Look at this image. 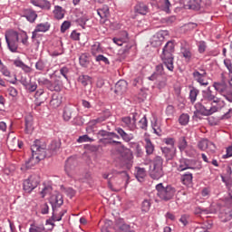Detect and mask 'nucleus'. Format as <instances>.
<instances>
[{"label":"nucleus","instance_id":"nucleus-1","mask_svg":"<svg viewBox=\"0 0 232 232\" xmlns=\"http://www.w3.org/2000/svg\"><path fill=\"white\" fill-rule=\"evenodd\" d=\"M61 148L60 140H53L48 150H46L45 144H41V140H36L34 141V144L31 146L32 157L25 161L26 169H30L35 164H39L41 160L46 159V157H52V155H55L57 150Z\"/></svg>","mask_w":232,"mask_h":232},{"label":"nucleus","instance_id":"nucleus-2","mask_svg":"<svg viewBox=\"0 0 232 232\" xmlns=\"http://www.w3.org/2000/svg\"><path fill=\"white\" fill-rule=\"evenodd\" d=\"M217 82L214 83L215 90H211V87H208L207 90L202 91V99L200 102L195 104V113H200L206 117L213 115V113L218 111V107L212 105L218 104L220 99L217 97Z\"/></svg>","mask_w":232,"mask_h":232},{"label":"nucleus","instance_id":"nucleus-3","mask_svg":"<svg viewBox=\"0 0 232 232\" xmlns=\"http://www.w3.org/2000/svg\"><path fill=\"white\" fill-rule=\"evenodd\" d=\"M175 53V44L172 41H169L162 49V53L160 54V59L163 64L169 72H173L175 70V66L173 65V53Z\"/></svg>","mask_w":232,"mask_h":232},{"label":"nucleus","instance_id":"nucleus-4","mask_svg":"<svg viewBox=\"0 0 232 232\" xmlns=\"http://www.w3.org/2000/svg\"><path fill=\"white\" fill-rule=\"evenodd\" d=\"M49 202L53 209V216H52L53 220H57V221L63 220V217H64L66 210H62L61 212H59V214H57V209H59V208H61V206L64 204V200L63 199V195L59 192L53 194L49 198Z\"/></svg>","mask_w":232,"mask_h":232},{"label":"nucleus","instance_id":"nucleus-5","mask_svg":"<svg viewBox=\"0 0 232 232\" xmlns=\"http://www.w3.org/2000/svg\"><path fill=\"white\" fill-rule=\"evenodd\" d=\"M157 195L161 200L168 202V200H171L173 197H175L176 189L175 188L171 187V185H168L164 187V184L160 183L156 185Z\"/></svg>","mask_w":232,"mask_h":232},{"label":"nucleus","instance_id":"nucleus-6","mask_svg":"<svg viewBox=\"0 0 232 232\" xmlns=\"http://www.w3.org/2000/svg\"><path fill=\"white\" fill-rule=\"evenodd\" d=\"M5 42L10 52L17 53V48H19V33L12 31L9 34H5Z\"/></svg>","mask_w":232,"mask_h":232},{"label":"nucleus","instance_id":"nucleus-7","mask_svg":"<svg viewBox=\"0 0 232 232\" xmlns=\"http://www.w3.org/2000/svg\"><path fill=\"white\" fill-rule=\"evenodd\" d=\"M121 148L123 149L121 158V168L131 169V167L133 166V152L131 150L124 148V145H122Z\"/></svg>","mask_w":232,"mask_h":232},{"label":"nucleus","instance_id":"nucleus-8","mask_svg":"<svg viewBox=\"0 0 232 232\" xmlns=\"http://www.w3.org/2000/svg\"><path fill=\"white\" fill-rule=\"evenodd\" d=\"M40 182L41 177L37 174H33L24 181V190L25 193H32L39 186Z\"/></svg>","mask_w":232,"mask_h":232},{"label":"nucleus","instance_id":"nucleus-9","mask_svg":"<svg viewBox=\"0 0 232 232\" xmlns=\"http://www.w3.org/2000/svg\"><path fill=\"white\" fill-rule=\"evenodd\" d=\"M65 173L71 179H73L77 173V160L69 158L65 162Z\"/></svg>","mask_w":232,"mask_h":232},{"label":"nucleus","instance_id":"nucleus-10","mask_svg":"<svg viewBox=\"0 0 232 232\" xmlns=\"http://www.w3.org/2000/svg\"><path fill=\"white\" fill-rule=\"evenodd\" d=\"M192 77L197 82H199L201 86H208L209 84V82L204 81V78L208 77V72L204 69L194 70Z\"/></svg>","mask_w":232,"mask_h":232},{"label":"nucleus","instance_id":"nucleus-11","mask_svg":"<svg viewBox=\"0 0 232 232\" xmlns=\"http://www.w3.org/2000/svg\"><path fill=\"white\" fill-rule=\"evenodd\" d=\"M79 113V111H77V108H75V106L73 105H66L63 109V120L68 121L71 119H72V117L77 116Z\"/></svg>","mask_w":232,"mask_h":232},{"label":"nucleus","instance_id":"nucleus-12","mask_svg":"<svg viewBox=\"0 0 232 232\" xmlns=\"http://www.w3.org/2000/svg\"><path fill=\"white\" fill-rule=\"evenodd\" d=\"M122 186V179H119V178L110 177L108 180V188L111 191H115L116 193L121 190Z\"/></svg>","mask_w":232,"mask_h":232},{"label":"nucleus","instance_id":"nucleus-13","mask_svg":"<svg viewBox=\"0 0 232 232\" xmlns=\"http://www.w3.org/2000/svg\"><path fill=\"white\" fill-rule=\"evenodd\" d=\"M180 50L184 59L187 61V63H189V61H191V57H193V53H191V46L189 44H188V42L183 43Z\"/></svg>","mask_w":232,"mask_h":232},{"label":"nucleus","instance_id":"nucleus-14","mask_svg":"<svg viewBox=\"0 0 232 232\" xmlns=\"http://www.w3.org/2000/svg\"><path fill=\"white\" fill-rule=\"evenodd\" d=\"M127 90H128V82L124 80H120L115 84L114 93H116V95H123V93H126Z\"/></svg>","mask_w":232,"mask_h":232},{"label":"nucleus","instance_id":"nucleus-15","mask_svg":"<svg viewBox=\"0 0 232 232\" xmlns=\"http://www.w3.org/2000/svg\"><path fill=\"white\" fill-rule=\"evenodd\" d=\"M187 169H190L191 171H194L195 167L191 166V163L189 162V160L181 159L179 160V163L178 164L177 170L178 171H187Z\"/></svg>","mask_w":232,"mask_h":232},{"label":"nucleus","instance_id":"nucleus-16","mask_svg":"<svg viewBox=\"0 0 232 232\" xmlns=\"http://www.w3.org/2000/svg\"><path fill=\"white\" fill-rule=\"evenodd\" d=\"M161 151L167 160H173L177 156V148L161 147Z\"/></svg>","mask_w":232,"mask_h":232},{"label":"nucleus","instance_id":"nucleus-17","mask_svg":"<svg viewBox=\"0 0 232 232\" xmlns=\"http://www.w3.org/2000/svg\"><path fill=\"white\" fill-rule=\"evenodd\" d=\"M134 11L136 14H140V15H146L150 12V7L142 2H139L135 6H134Z\"/></svg>","mask_w":232,"mask_h":232},{"label":"nucleus","instance_id":"nucleus-18","mask_svg":"<svg viewBox=\"0 0 232 232\" xmlns=\"http://www.w3.org/2000/svg\"><path fill=\"white\" fill-rule=\"evenodd\" d=\"M12 133H9L8 136H7V140H6V144L9 148V150H11V151H15L17 150V140L19 139L15 138V137H13Z\"/></svg>","mask_w":232,"mask_h":232},{"label":"nucleus","instance_id":"nucleus-19","mask_svg":"<svg viewBox=\"0 0 232 232\" xmlns=\"http://www.w3.org/2000/svg\"><path fill=\"white\" fill-rule=\"evenodd\" d=\"M115 131L120 135L121 139L124 140V142H130V140H133V134L125 132L122 128L117 127L115 129Z\"/></svg>","mask_w":232,"mask_h":232},{"label":"nucleus","instance_id":"nucleus-20","mask_svg":"<svg viewBox=\"0 0 232 232\" xmlns=\"http://www.w3.org/2000/svg\"><path fill=\"white\" fill-rule=\"evenodd\" d=\"M180 180L184 186H191L193 184V172L188 171L181 175Z\"/></svg>","mask_w":232,"mask_h":232},{"label":"nucleus","instance_id":"nucleus-21","mask_svg":"<svg viewBox=\"0 0 232 232\" xmlns=\"http://www.w3.org/2000/svg\"><path fill=\"white\" fill-rule=\"evenodd\" d=\"M24 17H25L29 23H35V19H37V13L30 8L24 9Z\"/></svg>","mask_w":232,"mask_h":232},{"label":"nucleus","instance_id":"nucleus-22","mask_svg":"<svg viewBox=\"0 0 232 232\" xmlns=\"http://www.w3.org/2000/svg\"><path fill=\"white\" fill-rule=\"evenodd\" d=\"M162 73H164V65L159 64L156 66V72L149 77V81H157V79H160Z\"/></svg>","mask_w":232,"mask_h":232},{"label":"nucleus","instance_id":"nucleus-23","mask_svg":"<svg viewBox=\"0 0 232 232\" xmlns=\"http://www.w3.org/2000/svg\"><path fill=\"white\" fill-rule=\"evenodd\" d=\"M111 113L110 111H105L103 115L100 116L95 120H92L89 121L90 126H96V124H101V122H104L107 119H110Z\"/></svg>","mask_w":232,"mask_h":232},{"label":"nucleus","instance_id":"nucleus-24","mask_svg":"<svg viewBox=\"0 0 232 232\" xmlns=\"http://www.w3.org/2000/svg\"><path fill=\"white\" fill-rule=\"evenodd\" d=\"M25 133L30 135L34 131V117L32 115H27L25 117Z\"/></svg>","mask_w":232,"mask_h":232},{"label":"nucleus","instance_id":"nucleus-25","mask_svg":"<svg viewBox=\"0 0 232 232\" xmlns=\"http://www.w3.org/2000/svg\"><path fill=\"white\" fill-rule=\"evenodd\" d=\"M209 146H213V150H215V145L213 142L208 141V139H203L198 143V148L201 151H206L209 148Z\"/></svg>","mask_w":232,"mask_h":232},{"label":"nucleus","instance_id":"nucleus-26","mask_svg":"<svg viewBox=\"0 0 232 232\" xmlns=\"http://www.w3.org/2000/svg\"><path fill=\"white\" fill-rule=\"evenodd\" d=\"M47 90H50V92H59L63 90V84L59 80H55L53 82H50L49 86L47 87Z\"/></svg>","mask_w":232,"mask_h":232},{"label":"nucleus","instance_id":"nucleus-27","mask_svg":"<svg viewBox=\"0 0 232 232\" xmlns=\"http://www.w3.org/2000/svg\"><path fill=\"white\" fill-rule=\"evenodd\" d=\"M163 176L164 170H162V168L153 167V169L150 171L151 179L159 180V179H161Z\"/></svg>","mask_w":232,"mask_h":232},{"label":"nucleus","instance_id":"nucleus-28","mask_svg":"<svg viewBox=\"0 0 232 232\" xmlns=\"http://www.w3.org/2000/svg\"><path fill=\"white\" fill-rule=\"evenodd\" d=\"M202 0H189L186 5L188 10H200V4Z\"/></svg>","mask_w":232,"mask_h":232},{"label":"nucleus","instance_id":"nucleus-29","mask_svg":"<svg viewBox=\"0 0 232 232\" xmlns=\"http://www.w3.org/2000/svg\"><path fill=\"white\" fill-rule=\"evenodd\" d=\"M61 99L62 98L59 96V93L53 94L52 100L50 101L51 106H53V108H59L63 102Z\"/></svg>","mask_w":232,"mask_h":232},{"label":"nucleus","instance_id":"nucleus-30","mask_svg":"<svg viewBox=\"0 0 232 232\" xmlns=\"http://www.w3.org/2000/svg\"><path fill=\"white\" fill-rule=\"evenodd\" d=\"M80 64L83 68H88V65L90 64V54L89 53H82L79 57Z\"/></svg>","mask_w":232,"mask_h":232},{"label":"nucleus","instance_id":"nucleus-31","mask_svg":"<svg viewBox=\"0 0 232 232\" xmlns=\"http://www.w3.org/2000/svg\"><path fill=\"white\" fill-rule=\"evenodd\" d=\"M99 137H111V139H121V136L115 132L102 130L98 132Z\"/></svg>","mask_w":232,"mask_h":232},{"label":"nucleus","instance_id":"nucleus-32","mask_svg":"<svg viewBox=\"0 0 232 232\" xmlns=\"http://www.w3.org/2000/svg\"><path fill=\"white\" fill-rule=\"evenodd\" d=\"M92 78L86 74H82L78 77V82H81L83 86H88L92 84Z\"/></svg>","mask_w":232,"mask_h":232},{"label":"nucleus","instance_id":"nucleus-33","mask_svg":"<svg viewBox=\"0 0 232 232\" xmlns=\"http://www.w3.org/2000/svg\"><path fill=\"white\" fill-rule=\"evenodd\" d=\"M145 150L147 155H152L153 151H155V146H153V143H151V140L149 138L145 139Z\"/></svg>","mask_w":232,"mask_h":232},{"label":"nucleus","instance_id":"nucleus-34","mask_svg":"<svg viewBox=\"0 0 232 232\" xmlns=\"http://www.w3.org/2000/svg\"><path fill=\"white\" fill-rule=\"evenodd\" d=\"M97 14L101 17V19L110 17V8H108V6H103L97 10Z\"/></svg>","mask_w":232,"mask_h":232},{"label":"nucleus","instance_id":"nucleus-35","mask_svg":"<svg viewBox=\"0 0 232 232\" xmlns=\"http://www.w3.org/2000/svg\"><path fill=\"white\" fill-rule=\"evenodd\" d=\"M53 14L55 19H63L64 17V10L59 5L54 6Z\"/></svg>","mask_w":232,"mask_h":232},{"label":"nucleus","instance_id":"nucleus-36","mask_svg":"<svg viewBox=\"0 0 232 232\" xmlns=\"http://www.w3.org/2000/svg\"><path fill=\"white\" fill-rule=\"evenodd\" d=\"M178 148L179 150V151H186V149L188 148V141L186 140V137H181L179 140L178 142Z\"/></svg>","mask_w":232,"mask_h":232},{"label":"nucleus","instance_id":"nucleus-37","mask_svg":"<svg viewBox=\"0 0 232 232\" xmlns=\"http://www.w3.org/2000/svg\"><path fill=\"white\" fill-rule=\"evenodd\" d=\"M198 93H200V91H198L197 88H192L189 92V100L192 104L196 102L197 97H198Z\"/></svg>","mask_w":232,"mask_h":232},{"label":"nucleus","instance_id":"nucleus-38","mask_svg":"<svg viewBox=\"0 0 232 232\" xmlns=\"http://www.w3.org/2000/svg\"><path fill=\"white\" fill-rule=\"evenodd\" d=\"M121 34L125 38H113V43H115V44H118V46H122L123 43H126V41H128V32L123 31Z\"/></svg>","mask_w":232,"mask_h":232},{"label":"nucleus","instance_id":"nucleus-39","mask_svg":"<svg viewBox=\"0 0 232 232\" xmlns=\"http://www.w3.org/2000/svg\"><path fill=\"white\" fill-rule=\"evenodd\" d=\"M35 68L38 72H44V70H46V62L43 59H39L35 63Z\"/></svg>","mask_w":232,"mask_h":232},{"label":"nucleus","instance_id":"nucleus-40","mask_svg":"<svg viewBox=\"0 0 232 232\" xmlns=\"http://www.w3.org/2000/svg\"><path fill=\"white\" fill-rule=\"evenodd\" d=\"M36 32H48L50 30V24L48 22L44 24H38L35 27Z\"/></svg>","mask_w":232,"mask_h":232},{"label":"nucleus","instance_id":"nucleus-41","mask_svg":"<svg viewBox=\"0 0 232 232\" xmlns=\"http://www.w3.org/2000/svg\"><path fill=\"white\" fill-rule=\"evenodd\" d=\"M92 54V55H97V53H101L102 52V48H101V43L96 42L91 49Z\"/></svg>","mask_w":232,"mask_h":232},{"label":"nucleus","instance_id":"nucleus-42","mask_svg":"<svg viewBox=\"0 0 232 232\" xmlns=\"http://www.w3.org/2000/svg\"><path fill=\"white\" fill-rule=\"evenodd\" d=\"M144 177H146V169L137 168L136 179H138L140 182H142V180H144Z\"/></svg>","mask_w":232,"mask_h":232},{"label":"nucleus","instance_id":"nucleus-43","mask_svg":"<svg viewBox=\"0 0 232 232\" xmlns=\"http://www.w3.org/2000/svg\"><path fill=\"white\" fill-rule=\"evenodd\" d=\"M150 208H151V202L148 199H144L141 203L142 213H148V211H150Z\"/></svg>","mask_w":232,"mask_h":232},{"label":"nucleus","instance_id":"nucleus-44","mask_svg":"<svg viewBox=\"0 0 232 232\" xmlns=\"http://www.w3.org/2000/svg\"><path fill=\"white\" fill-rule=\"evenodd\" d=\"M25 90H28V92H35V90H37V83L35 82H32V80H30V82L25 86Z\"/></svg>","mask_w":232,"mask_h":232},{"label":"nucleus","instance_id":"nucleus-45","mask_svg":"<svg viewBox=\"0 0 232 232\" xmlns=\"http://www.w3.org/2000/svg\"><path fill=\"white\" fill-rule=\"evenodd\" d=\"M163 163H164V160H162V158L160 156H157L153 161V168H162Z\"/></svg>","mask_w":232,"mask_h":232},{"label":"nucleus","instance_id":"nucleus-46","mask_svg":"<svg viewBox=\"0 0 232 232\" xmlns=\"http://www.w3.org/2000/svg\"><path fill=\"white\" fill-rule=\"evenodd\" d=\"M179 121V124H181L182 126H186V124L189 122V115L181 114Z\"/></svg>","mask_w":232,"mask_h":232},{"label":"nucleus","instance_id":"nucleus-47","mask_svg":"<svg viewBox=\"0 0 232 232\" xmlns=\"http://www.w3.org/2000/svg\"><path fill=\"white\" fill-rule=\"evenodd\" d=\"M40 3L39 8H42V10H50L52 8V4L48 0H42Z\"/></svg>","mask_w":232,"mask_h":232},{"label":"nucleus","instance_id":"nucleus-48","mask_svg":"<svg viewBox=\"0 0 232 232\" xmlns=\"http://www.w3.org/2000/svg\"><path fill=\"white\" fill-rule=\"evenodd\" d=\"M139 126L141 130H148V119L143 116L139 121Z\"/></svg>","mask_w":232,"mask_h":232},{"label":"nucleus","instance_id":"nucleus-49","mask_svg":"<svg viewBox=\"0 0 232 232\" xmlns=\"http://www.w3.org/2000/svg\"><path fill=\"white\" fill-rule=\"evenodd\" d=\"M116 228L120 229V231H130V225L117 222Z\"/></svg>","mask_w":232,"mask_h":232},{"label":"nucleus","instance_id":"nucleus-50","mask_svg":"<svg viewBox=\"0 0 232 232\" xmlns=\"http://www.w3.org/2000/svg\"><path fill=\"white\" fill-rule=\"evenodd\" d=\"M0 72L2 75H4L5 77H11L12 75V73L10 72V70H8V67H6V65H2L0 67Z\"/></svg>","mask_w":232,"mask_h":232},{"label":"nucleus","instance_id":"nucleus-51","mask_svg":"<svg viewBox=\"0 0 232 232\" xmlns=\"http://www.w3.org/2000/svg\"><path fill=\"white\" fill-rule=\"evenodd\" d=\"M96 62L97 63H104V64H110V60L106 58V56L102 54H99L96 56Z\"/></svg>","mask_w":232,"mask_h":232},{"label":"nucleus","instance_id":"nucleus-52","mask_svg":"<svg viewBox=\"0 0 232 232\" xmlns=\"http://www.w3.org/2000/svg\"><path fill=\"white\" fill-rule=\"evenodd\" d=\"M77 142H93V139L88 137V135H82V136H80L77 140Z\"/></svg>","mask_w":232,"mask_h":232},{"label":"nucleus","instance_id":"nucleus-53","mask_svg":"<svg viewBox=\"0 0 232 232\" xmlns=\"http://www.w3.org/2000/svg\"><path fill=\"white\" fill-rule=\"evenodd\" d=\"M72 124H74L75 126H82V124H84V121H82V117L81 116H74V119L72 120Z\"/></svg>","mask_w":232,"mask_h":232},{"label":"nucleus","instance_id":"nucleus-54","mask_svg":"<svg viewBox=\"0 0 232 232\" xmlns=\"http://www.w3.org/2000/svg\"><path fill=\"white\" fill-rule=\"evenodd\" d=\"M224 64H225L226 68H227V70L230 73V79L232 81V63H231V60H229V59L224 60Z\"/></svg>","mask_w":232,"mask_h":232},{"label":"nucleus","instance_id":"nucleus-55","mask_svg":"<svg viewBox=\"0 0 232 232\" xmlns=\"http://www.w3.org/2000/svg\"><path fill=\"white\" fill-rule=\"evenodd\" d=\"M44 227H37L35 225H31V227L29 228V232H44Z\"/></svg>","mask_w":232,"mask_h":232},{"label":"nucleus","instance_id":"nucleus-56","mask_svg":"<svg viewBox=\"0 0 232 232\" xmlns=\"http://www.w3.org/2000/svg\"><path fill=\"white\" fill-rule=\"evenodd\" d=\"M122 122L125 124V126H127L128 128H132L131 126H133V123L131 121V117L127 116L122 118Z\"/></svg>","mask_w":232,"mask_h":232},{"label":"nucleus","instance_id":"nucleus-57","mask_svg":"<svg viewBox=\"0 0 232 232\" xmlns=\"http://www.w3.org/2000/svg\"><path fill=\"white\" fill-rule=\"evenodd\" d=\"M50 82H51V81L46 78H43V79L39 78L38 79V84L40 86H46V88H48V86L50 85Z\"/></svg>","mask_w":232,"mask_h":232},{"label":"nucleus","instance_id":"nucleus-58","mask_svg":"<svg viewBox=\"0 0 232 232\" xmlns=\"http://www.w3.org/2000/svg\"><path fill=\"white\" fill-rule=\"evenodd\" d=\"M163 142H165V144H167L168 146H171L170 148H176L175 147V139H173V138H165L163 140Z\"/></svg>","mask_w":232,"mask_h":232},{"label":"nucleus","instance_id":"nucleus-59","mask_svg":"<svg viewBox=\"0 0 232 232\" xmlns=\"http://www.w3.org/2000/svg\"><path fill=\"white\" fill-rule=\"evenodd\" d=\"M70 26H72V24L68 21H64L61 26V33L64 34V32H66V30H68V28H70Z\"/></svg>","mask_w":232,"mask_h":232},{"label":"nucleus","instance_id":"nucleus-60","mask_svg":"<svg viewBox=\"0 0 232 232\" xmlns=\"http://www.w3.org/2000/svg\"><path fill=\"white\" fill-rule=\"evenodd\" d=\"M50 211V207H48V203H44L41 206V213L42 215H48Z\"/></svg>","mask_w":232,"mask_h":232},{"label":"nucleus","instance_id":"nucleus-61","mask_svg":"<svg viewBox=\"0 0 232 232\" xmlns=\"http://www.w3.org/2000/svg\"><path fill=\"white\" fill-rule=\"evenodd\" d=\"M152 129L154 130V133H156V135L160 136V133H162L160 127H159V125H157V121H155V122L152 123Z\"/></svg>","mask_w":232,"mask_h":232},{"label":"nucleus","instance_id":"nucleus-62","mask_svg":"<svg viewBox=\"0 0 232 232\" xmlns=\"http://www.w3.org/2000/svg\"><path fill=\"white\" fill-rule=\"evenodd\" d=\"M166 113L169 117H172L173 113H175V107L173 105H168Z\"/></svg>","mask_w":232,"mask_h":232},{"label":"nucleus","instance_id":"nucleus-63","mask_svg":"<svg viewBox=\"0 0 232 232\" xmlns=\"http://www.w3.org/2000/svg\"><path fill=\"white\" fill-rule=\"evenodd\" d=\"M229 157H232V146L227 148V154L223 155V159H229Z\"/></svg>","mask_w":232,"mask_h":232},{"label":"nucleus","instance_id":"nucleus-64","mask_svg":"<svg viewBox=\"0 0 232 232\" xmlns=\"http://www.w3.org/2000/svg\"><path fill=\"white\" fill-rule=\"evenodd\" d=\"M194 232H208V231L206 227L199 226L195 228Z\"/></svg>","mask_w":232,"mask_h":232}]
</instances>
